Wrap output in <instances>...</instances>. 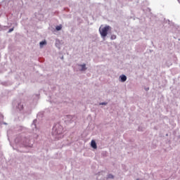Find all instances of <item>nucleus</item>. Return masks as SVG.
<instances>
[{"label":"nucleus","mask_w":180,"mask_h":180,"mask_svg":"<svg viewBox=\"0 0 180 180\" xmlns=\"http://www.w3.org/2000/svg\"><path fill=\"white\" fill-rule=\"evenodd\" d=\"M16 108L19 109V110H22V109H23V103L18 102V105H16Z\"/></svg>","instance_id":"9"},{"label":"nucleus","mask_w":180,"mask_h":180,"mask_svg":"<svg viewBox=\"0 0 180 180\" xmlns=\"http://www.w3.org/2000/svg\"><path fill=\"white\" fill-rule=\"evenodd\" d=\"M4 124H6V122H4Z\"/></svg>","instance_id":"20"},{"label":"nucleus","mask_w":180,"mask_h":180,"mask_svg":"<svg viewBox=\"0 0 180 180\" xmlns=\"http://www.w3.org/2000/svg\"><path fill=\"white\" fill-rule=\"evenodd\" d=\"M4 27H8V26H4Z\"/></svg>","instance_id":"19"},{"label":"nucleus","mask_w":180,"mask_h":180,"mask_svg":"<svg viewBox=\"0 0 180 180\" xmlns=\"http://www.w3.org/2000/svg\"><path fill=\"white\" fill-rule=\"evenodd\" d=\"M136 180H140V179H137Z\"/></svg>","instance_id":"21"},{"label":"nucleus","mask_w":180,"mask_h":180,"mask_svg":"<svg viewBox=\"0 0 180 180\" xmlns=\"http://www.w3.org/2000/svg\"><path fill=\"white\" fill-rule=\"evenodd\" d=\"M91 147L95 150L98 148V146L96 145V141H95V140H92L91 141Z\"/></svg>","instance_id":"8"},{"label":"nucleus","mask_w":180,"mask_h":180,"mask_svg":"<svg viewBox=\"0 0 180 180\" xmlns=\"http://www.w3.org/2000/svg\"><path fill=\"white\" fill-rule=\"evenodd\" d=\"M65 122L67 124L72 123L73 126H75V117H73L72 115H67L65 117Z\"/></svg>","instance_id":"4"},{"label":"nucleus","mask_w":180,"mask_h":180,"mask_svg":"<svg viewBox=\"0 0 180 180\" xmlns=\"http://www.w3.org/2000/svg\"><path fill=\"white\" fill-rule=\"evenodd\" d=\"M107 178L108 179H113V178H115V176H113V174H108Z\"/></svg>","instance_id":"11"},{"label":"nucleus","mask_w":180,"mask_h":180,"mask_svg":"<svg viewBox=\"0 0 180 180\" xmlns=\"http://www.w3.org/2000/svg\"><path fill=\"white\" fill-rule=\"evenodd\" d=\"M46 44H47V42H46V41H41L39 43L40 47H43V46H46Z\"/></svg>","instance_id":"10"},{"label":"nucleus","mask_w":180,"mask_h":180,"mask_svg":"<svg viewBox=\"0 0 180 180\" xmlns=\"http://www.w3.org/2000/svg\"><path fill=\"white\" fill-rule=\"evenodd\" d=\"M115 39H116V35L115 34L111 35V37H110L111 40H115Z\"/></svg>","instance_id":"14"},{"label":"nucleus","mask_w":180,"mask_h":180,"mask_svg":"<svg viewBox=\"0 0 180 180\" xmlns=\"http://www.w3.org/2000/svg\"><path fill=\"white\" fill-rule=\"evenodd\" d=\"M15 143L22 144L23 147H33V141L30 140V138L29 136H18L15 139Z\"/></svg>","instance_id":"1"},{"label":"nucleus","mask_w":180,"mask_h":180,"mask_svg":"<svg viewBox=\"0 0 180 180\" xmlns=\"http://www.w3.org/2000/svg\"><path fill=\"white\" fill-rule=\"evenodd\" d=\"M149 89H150L149 88H147V89H146V91H148Z\"/></svg>","instance_id":"17"},{"label":"nucleus","mask_w":180,"mask_h":180,"mask_svg":"<svg viewBox=\"0 0 180 180\" xmlns=\"http://www.w3.org/2000/svg\"><path fill=\"white\" fill-rule=\"evenodd\" d=\"M61 29H63V27L61 25H58V26L56 27V30L58 32H60V30H61Z\"/></svg>","instance_id":"12"},{"label":"nucleus","mask_w":180,"mask_h":180,"mask_svg":"<svg viewBox=\"0 0 180 180\" xmlns=\"http://www.w3.org/2000/svg\"><path fill=\"white\" fill-rule=\"evenodd\" d=\"M178 2L180 4V0H178Z\"/></svg>","instance_id":"18"},{"label":"nucleus","mask_w":180,"mask_h":180,"mask_svg":"<svg viewBox=\"0 0 180 180\" xmlns=\"http://www.w3.org/2000/svg\"><path fill=\"white\" fill-rule=\"evenodd\" d=\"M99 105H104V106H106V105H108V102H103V103H100Z\"/></svg>","instance_id":"15"},{"label":"nucleus","mask_w":180,"mask_h":180,"mask_svg":"<svg viewBox=\"0 0 180 180\" xmlns=\"http://www.w3.org/2000/svg\"><path fill=\"white\" fill-rule=\"evenodd\" d=\"M63 133V127L60 124H56L53 127L52 134L60 135Z\"/></svg>","instance_id":"3"},{"label":"nucleus","mask_w":180,"mask_h":180,"mask_svg":"<svg viewBox=\"0 0 180 180\" xmlns=\"http://www.w3.org/2000/svg\"><path fill=\"white\" fill-rule=\"evenodd\" d=\"M120 82H126L127 81V77L124 75H122L120 76Z\"/></svg>","instance_id":"7"},{"label":"nucleus","mask_w":180,"mask_h":180,"mask_svg":"<svg viewBox=\"0 0 180 180\" xmlns=\"http://www.w3.org/2000/svg\"><path fill=\"white\" fill-rule=\"evenodd\" d=\"M0 29H2V25H0Z\"/></svg>","instance_id":"16"},{"label":"nucleus","mask_w":180,"mask_h":180,"mask_svg":"<svg viewBox=\"0 0 180 180\" xmlns=\"http://www.w3.org/2000/svg\"><path fill=\"white\" fill-rule=\"evenodd\" d=\"M14 30H15V27H13L12 28H11V29L8 31V33H12V32H13Z\"/></svg>","instance_id":"13"},{"label":"nucleus","mask_w":180,"mask_h":180,"mask_svg":"<svg viewBox=\"0 0 180 180\" xmlns=\"http://www.w3.org/2000/svg\"><path fill=\"white\" fill-rule=\"evenodd\" d=\"M109 30H112V27L109 25H106L103 28H99L100 34L103 40H105V38L108 36V32H109Z\"/></svg>","instance_id":"2"},{"label":"nucleus","mask_w":180,"mask_h":180,"mask_svg":"<svg viewBox=\"0 0 180 180\" xmlns=\"http://www.w3.org/2000/svg\"><path fill=\"white\" fill-rule=\"evenodd\" d=\"M78 67H80L81 68L79 69V71H86L88 70V68H86V64L83 63V64H77Z\"/></svg>","instance_id":"6"},{"label":"nucleus","mask_w":180,"mask_h":180,"mask_svg":"<svg viewBox=\"0 0 180 180\" xmlns=\"http://www.w3.org/2000/svg\"><path fill=\"white\" fill-rule=\"evenodd\" d=\"M31 127L32 128L34 133L37 131V120H33Z\"/></svg>","instance_id":"5"}]
</instances>
